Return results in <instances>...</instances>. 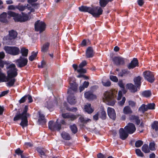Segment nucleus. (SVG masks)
I'll use <instances>...</instances> for the list:
<instances>
[{
	"label": "nucleus",
	"mask_w": 158,
	"mask_h": 158,
	"mask_svg": "<svg viewBox=\"0 0 158 158\" xmlns=\"http://www.w3.org/2000/svg\"><path fill=\"white\" fill-rule=\"evenodd\" d=\"M8 77L2 72L0 68V82H8L6 83L7 86H12L16 81L14 77L17 75L18 69L16 68L15 64H11L7 67Z\"/></svg>",
	"instance_id": "nucleus-1"
},
{
	"label": "nucleus",
	"mask_w": 158,
	"mask_h": 158,
	"mask_svg": "<svg viewBox=\"0 0 158 158\" xmlns=\"http://www.w3.org/2000/svg\"><path fill=\"white\" fill-rule=\"evenodd\" d=\"M80 11L87 12L91 14L94 17H98L102 15L103 10L101 7L95 6L93 7L82 6L79 7Z\"/></svg>",
	"instance_id": "nucleus-2"
},
{
	"label": "nucleus",
	"mask_w": 158,
	"mask_h": 158,
	"mask_svg": "<svg viewBox=\"0 0 158 158\" xmlns=\"http://www.w3.org/2000/svg\"><path fill=\"white\" fill-rule=\"evenodd\" d=\"M27 110L28 107L27 106H25L23 112L21 114L17 113L14 118V121H16L20 119L21 120L20 125L23 128L28 125V121L27 116Z\"/></svg>",
	"instance_id": "nucleus-3"
},
{
	"label": "nucleus",
	"mask_w": 158,
	"mask_h": 158,
	"mask_svg": "<svg viewBox=\"0 0 158 158\" xmlns=\"http://www.w3.org/2000/svg\"><path fill=\"white\" fill-rule=\"evenodd\" d=\"M9 35L4 36L3 38V42L7 45H12L14 40L17 35V32L14 30L9 31Z\"/></svg>",
	"instance_id": "nucleus-4"
},
{
	"label": "nucleus",
	"mask_w": 158,
	"mask_h": 158,
	"mask_svg": "<svg viewBox=\"0 0 158 158\" xmlns=\"http://www.w3.org/2000/svg\"><path fill=\"white\" fill-rule=\"evenodd\" d=\"M7 14L10 16L14 17V19L16 22H25L29 19L27 14H23L22 13L23 15H21L10 11L8 12Z\"/></svg>",
	"instance_id": "nucleus-5"
},
{
	"label": "nucleus",
	"mask_w": 158,
	"mask_h": 158,
	"mask_svg": "<svg viewBox=\"0 0 158 158\" xmlns=\"http://www.w3.org/2000/svg\"><path fill=\"white\" fill-rule=\"evenodd\" d=\"M103 99L104 101L108 105L113 106L115 104L114 97L111 91L105 92L104 94Z\"/></svg>",
	"instance_id": "nucleus-6"
},
{
	"label": "nucleus",
	"mask_w": 158,
	"mask_h": 158,
	"mask_svg": "<svg viewBox=\"0 0 158 158\" xmlns=\"http://www.w3.org/2000/svg\"><path fill=\"white\" fill-rule=\"evenodd\" d=\"M4 49L6 53L14 56L18 55L20 52L19 49L16 47L6 46L4 47Z\"/></svg>",
	"instance_id": "nucleus-7"
},
{
	"label": "nucleus",
	"mask_w": 158,
	"mask_h": 158,
	"mask_svg": "<svg viewBox=\"0 0 158 158\" xmlns=\"http://www.w3.org/2000/svg\"><path fill=\"white\" fill-rule=\"evenodd\" d=\"M48 127L52 131H59L61 128V125L58 123V120L56 122L50 121L48 123Z\"/></svg>",
	"instance_id": "nucleus-8"
},
{
	"label": "nucleus",
	"mask_w": 158,
	"mask_h": 158,
	"mask_svg": "<svg viewBox=\"0 0 158 158\" xmlns=\"http://www.w3.org/2000/svg\"><path fill=\"white\" fill-rule=\"evenodd\" d=\"M15 62L18 67L22 68L27 64L28 60L27 58L20 56L19 59L15 60Z\"/></svg>",
	"instance_id": "nucleus-9"
},
{
	"label": "nucleus",
	"mask_w": 158,
	"mask_h": 158,
	"mask_svg": "<svg viewBox=\"0 0 158 158\" xmlns=\"http://www.w3.org/2000/svg\"><path fill=\"white\" fill-rule=\"evenodd\" d=\"M35 31L41 32L45 30V24L43 22L38 20L35 22Z\"/></svg>",
	"instance_id": "nucleus-10"
},
{
	"label": "nucleus",
	"mask_w": 158,
	"mask_h": 158,
	"mask_svg": "<svg viewBox=\"0 0 158 158\" xmlns=\"http://www.w3.org/2000/svg\"><path fill=\"white\" fill-rule=\"evenodd\" d=\"M143 75L144 78L149 82L152 83L154 81V76L151 72L145 71L143 72Z\"/></svg>",
	"instance_id": "nucleus-11"
},
{
	"label": "nucleus",
	"mask_w": 158,
	"mask_h": 158,
	"mask_svg": "<svg viewBox=\"0 0 158 158\" xmlns=\"http://www.w3.org/2000/svg\"><path fill=\"white\" fill-rule=\"evenodd\" d=\"M125 130L128 133L131 134L133 133L136 130L135 125L132 123H129L127 125L124 127Z\"/></svg>",
	"instance_id": "nucleus-12"
},
{
	"label": "nucleus",
	"mask_w": 158,
	"mask_h": 158,
	"mask_svg": "<svg viewBox=\"0 0 158 158\" xmlns=\"http://www.w3.org/2000/svg\"><path fill=\"white\" fill-rule=\"evenodd\" d=\"M107 112L108 115L109 117L112 119L114 120L116 117L115 110L113 108L108 107L107 108Z\"/></svg>",
	"instance_id": "nucleus-13"
},
{
	"label": "nucleus",
	"mask_w": 158,
	"mask_h": 158,
	"mask_svg": "<svg viewBox=\"0 0 158 158\" xmlns=\"http://www.w3.org/2000/svg\"><path fill=\"white\" fill-rule=\"evenodd\" d=\"M28 5H27V6H24L23 5H17V9H18L20 11H22L23 10L27 9L29 10L30 11L28 12V14H30L31 12L34 11L35 10L33 8H32L28 6Z\"/></svg>",
	"instance_id": "nucleus-14"
},
{
	"label": "nucleus",
	"mask_w": 158,
	"mask_h": 158,
	"mask_svg": "<svg viewBox=\"0 0 158 158\" xmlns=\"http://www.w3.org/2000/svg\"><path fill=\"white\" fill-rule=\"evenodd\" d=\"M113 60L117 65H123L124 63V59L121 57H114L113 58Z\"/></svg>",
	"instance_id": "nucleus-15"
},
{
	"label": "nucleus",
	"mask_w": 158,
	"mask_h": 158,
	"mask_svg": "<svg viewBox=\"0 0 158 158\" xmlns=\"http://www.w3.org/2000/svg\"><path fill=\"white\" fill-rule=\"evenodd\" d=\"M120 138L122 140H125L128 136V133L123 128H121L119 130Z\"/></svg>",
	"instance_id": "nucleus-16"
},
{
	"label": "nucleus",
	"mask_w": 158,
	"mask_h": 158,
	"mask_svg": "<svg viewBox=\"0 0 158 158\" xmlns=\"http://www.w3.org/2000/svg\"><path fill=\"white\" fill-rule=\"evenodd\" d=\"M138 66V62L136 58H134L127 65V68L129 69H133L135 67Z\"/></svg>",
	"instance_id": "nucleus-17"
},
{
	"label": "nucleus",
	"mask_w": 158,
	"mask_h": 158,
	"mask_svg": "<svg viewBox=\"0 0 158 158\" xmlns=\"http://www.w3.org/2000/svg\"><path fill=\"white\" fill-rule=\"evenodd\" d=\"M87 64L86 61L84 60L79 64L78 66V68L77 69V72L80 73H85L86 70L85 69L83 68V67L86 65Z\"/></svg>",
	"instance_id": "nucleus-18"
},
{
	"label": "nucleus",
	"mask_w": 158,
	"mask_h": 158,
	"mask_svg": "<svg viewBox=\"0 0 158 158\" xmlns=\"http://www.w3.org/2000/svg\"><path fill=\"white\" fill-rule=\"evenodd\" d=\"M84 110L88 113L90 114L94 112V109L91 106L90 104L87 103L85 106Z\"/></svg>",
	"instance_id": "nucleus-19"
},
{
	"label": "nucleus",
	"mask_w": 158,
	"mask_h": 158,
	"mask_svg": "<svg viewBox=\"0 0 158 158\" xmlns=\"http://www.w3.org/2000/svg\"><path fill=\"white\" fill-rule=\"evenodd\" d=\"M39 118L38 120V122L40 124H44L46 122V119H45L44 116L42 114L40 111L39 112Z\"/></svg>",
	"instance_id": "nucleus-20"
},
{
	"label": "nucleus",
	"mask_w": 158,
	"mask_h": 158,
	"mask_svg": "<svg viewBox=\"0 0 158 158\" xmlns=\"http://www.w3.org/2000/svg\"><path fill=\"white\" fill-rule=\"evenodd\" d=\"M85 97L89 100H92L96 98V96L93 94L91 92H87L85 93Z\"/></svg>",
	"instance_id": "nucleus-21"
},
{
	"label": "nucleus",
	"mask_w": 158,
	"mask_h": 158,
	"mask_svg": "<svg viewBox=\"0 0 158 158\" xmlns=\"http://www.w3.org/2000/svg\"><path fill=\"white\" fill-rule=\"evenodd\" d=\"M37 151L41 155V157L44 158L46 156L47 151L44 150L43 148L40 147H38L37 148Z\"/></svg>",
	"instance_id": "nucleus-22"
},
{
	"label": "nucleus",
	"mask_w": 158,
	"mask_h": 158,
	"mask_svg": "<svg viewBox=\"0 0 158 158\" xmlns=\"http://www.w3.org/2000/svg\"><path fill=\"white\" fill-rule=\"evenodd\" d=\"M62 116L64 118H69L71 120H74L77 118V116L70 113L63 114Z\"/></svg>",
	"instance_id": "nucleus-23"
},
{
	"label": "nucleus",
	"mask_w": 158,
	"mask_h": 158,
	"mask_svg": "<svg viewBox=\"0 0 158 158\" xmlns=\"http://www.w3.org/2000/svg\"><path fill=\"white\" fill-rule=\"evenodd\" d=\"M86 56L87 58L92 57L94 55L93 48L91 47H89L86 52Z\"/></svg>",
	"instance_id": "nucleus-24"
},
{
	"label": "nucleus",
	"mask_w": 158,
	"mask_h": 158,
	"mask_svg": "<svg viewBox=\"0 0 158 158\" xmlns=\"http://www.w3.org/2000/svg\"><path fill=\"white\" fill-rule=\"evenodd\" d=\"M0 22L3 23H6L8 22L6 13L3 12L0 15Z\"/></svg>",
	"instance_id": "nucleus-25"
},
{
	"label": "nucleus",
	"mask_w": 158,
	"mask_h": 158,
	"mask_svg": "<svg viewBox=\"0 0 158 158\" xmlns=\"http://www.w3.org/2000/svg\"><path fill=\"white\" fill-rule=\"evenodd\" d=\"M141 79L142 77L140 76H139L134 78V79L135 85L138 88L139 87H140L141 85Z\"/></svg>",
	"instance_id": "nucleus-26"
},
{
	"label": "nucleus",
	"mask_w": 158,
	"mask_h": 158,
	"mask_svg": "<svg viewBox=\"0 0 158 158\" xmlns=\"http://www.w3.org/2000/svg\"><path fill=\"white\" fill-rule=\"evenodd\" d=\"M123 113L125 114H130L132 113L133 111L131 108L129 106L124 107L123 110Z\"/></svg>",
	"instance_id": "nucleus-27"
},
{
	"label": "nucleus",
	"mask_w": 158,
	"mask_h": 158,
	"mask_svg": "<svg viewBox=\"0 0 158 158\" xmlns=\"http://www.w3.org/2000/svg\"><path fill=\"white\" fill-rule=\"evenodd\" d=\"M126 86L127 88L129 89L132 92L134 93L137 90V89L136 87L132 84H127Z\"/></svg>",
	"instance_id": "nucleus-28"
},
{
	"label": "nucleus",
	"mask_w": 158,
	"mask_h": 158,
	"mask_svg": "<svg viewBox=\"0 0 158 158\" xmlns=\"http://www.w3.org/2000/svg\"><path fill=\"white\" fill-rule=\"evenodd\" d=\"M129 119L131 120L135 121L138 125L140 123V120L138 116L130 114L129 116Z\"/></svg>",
	"instance_id": "nucleus-29"
},
{
	"label": "nucleus",
	"mask_w": 158,
	"mask_h": 158,
	"mask_svg": "<svg viewBox=\"0 0 158 158\" xmlns=\"http://www.w3.org/2000/svg\"><path fill=\"white\" fill-rule=\"evenodd\" d=\"M72 79L73 82H70V89L74 91H76L77 90V86L75 82H74V79L72 78H70L69 80Z\"/></svg>",
	"instance_id": "nucleus-30"
},
{
	"label": "nucleus",
	"mask_w": 158,
	"mask_h": 158,
	"mask_svg": "<svg viewBox=\"0 0 158 158\" xmlns=\"http://www.w3.org/2000/svg\"><path fill=\"white\" fill-rule=\"evenodd\" d=\"M67 100L71 104H74L76 102L75 98L73 95H70L68 97Z\"/></svg>",
	"instance_id": "nucleus-31"
},
{
	"label": "nucleus",
	"mask_w": 158,
	"mask_h": 158,
	"mask_svg": "<svg viewBox=\"0 0 158 158\" xmlns=\"http://www.w3.org/2000/svg\"><path fill=\"white\" fill-rule=\"evenodd\" d=\"M61 135L63 139L65 140H69L71 139L69 133L64 131L61 134Z\"/></svg>",
	"instance_id": "nucleus-32"
},
{
	"label": "nucleus",
	"mask_w": 158,
	"mask_h": 158,
	"mask_svg": "<svg viewBox=\"0 0 158 158\" xmlns=\"http://www.w3.org/2000/svg\"><path fill=\"white\" fill-rule=\"evenodd\" d=\"M99 117L102 119H105L106 117V114L105 111L102 109L98 113Z\"/></svg>",
	"instance_id": "nucleus-33"
},
{
	"label": "nucleus",
	"mask_w": 158,
	"mask_h": 158,
	"mask_svg": "<svg viewBox=\"0 0 158 158\" xmlns=\"http://www.w3.org/2000/svg\"><path fill=\"white\" fill-rule=\"evenodd\" d=\"M148 110V108L147 105L144 104H143L139 108V111L142 112L143 113H144Z\"/></svg>",
	"instance_id": "nucleus-34"
},
{
	"label": "nucleus",
	"mask_w": 158,
	"mask_h": 158,
	"mask_svg": "<svg viewBox=\"0 0 158 158\" xmlns=\"http://www.w3.org/2000/svg\"><path fill=\"white\" fill-rule=\"evenodd\" d=\"M5 53L3 52H0V66L3 68L4 66V63L2 59L5 57Z\"/></svg>",
	"instance_id": "nucleus-35"
},
{
	"label": "nucleus",
	"mask_w": 158,
	"mask_h": 158,
	"mask_svg": "<svg viewBox=\"0 0 158 158\" xmlns=\"http://www.w3.org/2000/svg\"><path fill=\"white\" fill-rule=\"evenodd\" d=\"M21 53L23 56L26 57L27 56L28 50L25 48H23L21 49Z\"/></svg>",
	"instance_id": "nucleus-36"
},
{
	"label": "nucleus",
	"mask_w": 158,
	"mask_h": 158,
	"mask_svg": "<svg viewBox=\"0 0 158 158\" xmlns=\"http://www.w3.org/2000/svg\"><path fill=\"white\" fill-rule=\"evenodd\" d=\"M142 95L145 97H148L151 95V92L150 90H145L142 93Z\"/></svg>",
	"instance_id": "nucleus-37"
},
{
	"label": "nucleus",
	"mask_w": 158,
	"mask_h": 158,
	"mask_svg": "<svg viewBox=\"0 0 158 158\" xmlns=\"http://www.w3.org/2000/svg\"><path fill=\"white\" fill-rule=\"evenodd\" d=\"M49 44L48 43H46L41 48V51L42 52H46L48 50Z\"/></svg>",
	"instance_id": "nucleus-38"
},
{
	"label": "nucleus",
	"mask_w": 158,
	"mask_h": 158,
	"mask_svg": "<svg viewBox=\"0 0 158 158\" xmlns=\"http://www.w3.org/2000/svg\"><path fill=\"white\" fill-rule=\"evenodd\" d=\"M38 52H33L32 53L31 55L30 56L29 58V60L31 61H32L35 59V58L37 56Z\"/></svg>",
	"instance_id": "nucleus-39"
},
{
	"label": "nucleus",
	"mask_w": 158,
	"mask_h": 158,
	"mask_svg": "<svg viewBox=\"0 0 158 158\" xmlns=\"http://www.w3.org/2000/svg\"><path fill=\"white\" fill-rule=\"evenodd\" d=\"M142 150L145 153H148L150 151L148 148V145L146 144L143 145L142 147Z\"/></svg>",
	"instance_id": "nucleus-40"
},
{
	"label": "nucleus",
	"mask_w": 158,
	"mask_h": 158,
	"mask_svg": "<svg viewBox=\"0 0 158 158\" xmlns=\"http://www.w3.org/2000/svg\"><path fill=\"white\" fill-rule=\"evenodd\" d=\"M44 106L48 109L51 108L53 106V103L51 101H47L44 104Z\"/></svg>",
	"instance_id": "nucleus-41"
},
{
	"label": "nucleus",
	"mask_w": 158,
	"mask_h": 158,
	"mask_svg": "<svg viewBox=\"0 0 158 158\" xmlns=\"http://www.w3.org/2000/svg\"><path fill=\"white\" fill-rule=\"evenodd\" d=\"M70 128L73 133L74 134L76 133L77 131V127L75 124L70 126Z\"/></svg>",
	"instance_id": "nucleus-42"
},
{
	"label": "nucleus",
	"mask_w": 158,
	"mask_h": 158,
	"mask_svg": "<svg viewBox=\"0 0 158 158\" xmlns=\"http://www.w3.org/2000/svg\"><path fill=\"white\" fill-rule=\"evenodd\" d=\"M152 129H155L156 131L158 130V122L157 121H154L153 123L152 124Z\"/></svg>",
	"instance_id": "nucleus-43"
},
{
	"label": "nucleus",
	"mask_w": 158,
	"mask_h": 158,
	"mask_svg": "<svg viewBox=\"0 0 158 158\" xmlns=\"http://www.w3.org/2000/svg\"><path fill=\"white\" fill-rule=\"evenodd\" d=\"M99 3L100 6L102 7H105L108 3L106 0H100Z\"/></svg>",
	"instance_id": "nucleus-44"
},
{
	"label": "nucleus",
	"mask_w": 158,
	"mask_h": 158,
	"mask_svg": "<svg viewBox=\"0 0 158 158\" xmlns=\"http://www.w3.org/2000/svg\"><path fill=\"white\" fill-rule=\"evenodd\" d=\"M155 105L154 103H149L147 105L148 110H153L155 109Z\"/></svg>",
	"instance_id": "nucleus-45"
},
{
	"label": "nucleus",
	"mask_w": 158,
	"mask_h": 158,
	"mask_svg": "<svg viewBox=\"0 0 158 158\" xmlns=\"http://www.w3.org/2000/svg\"><path fill=\"white\" fill-rule=\"evenodd\" d=\"M155 144L154 142H151L149 144V148L151 151L155 150Z\"/></svg>",
	"instance_id": "nucleus-46"
},
{
	"label": "nucleus",
	"mask_w": 158,
	"mask_h": 158,
	"mask_svg": "<svg viewBox=\"0 0 158 158\" xmlns=\"http://www.w3.org/2000/svg\"><path fill=\"white\" fill-rule=\"evenodd\" d=\"M143 142L142 141L139 140L136 141L135 143V146L136 147L138 148L140 147L143 144Z\"/></svg>",
	"instance_id": "nucleus-47"
},
{
	"label": "nucleus",
	"mask_w": 158,
	"mask_h": 158,
	"mask_svg": "<svg viewBox=\"0 0 158 158\" xmlns=\"http://www.w3.org/2000/svg\"><path fill=\"white\" fill-rule=\"evenodd\" d=\"M128 71L126 69H123L118 73V75L123 77L125 74L127 73Z\"/></svg>",
	"instance_id": "nucleus-48"
},
{
	"label": "nucleus",
	"mask_w": 158,
	"mask_h": 158,
	"mask_svg": "<svg viewBox=\"0 0 158 158\" xmlns=\"http://www.w3.org/2000/svg\"><path fill=\"white\" fill-rule=\"evenodd\" d=\"M135 152L136 154L139 156H143V154L141 152V150L138 149L135 150Z\"/></svg>",
	"instance_id": "nucleus-49"
},
{
	"label": "nucleus",
	"mask_w": 158,
	"mask_h": 158,
	"mask_svg": "<svg viewBox=\"0 0 158 158\" xmlns=\"http://www.w3.org/2000/svg\"><path fill=\"white\" fill-rule=\"evenodd\" d=\"M110 78L111 81L114 82H117L118 81V79L116 76L111 75L110 76Z\"/></svg>",
	"instance_id": "nucleus-50"
},
{
	"label": "nucleus",
	"mask_w": 158,
	"mask_h": 158,
	"mask_svg": "<svg viewBox=\"0 0 158 158\" xmlns=\"http://www.w3.org/2000/svg\"><path fill=\"white\" fill-rule=\"evenodd\" d=\"M128 104L131 107H134L135 106L136 103L134 101L130 100L128 101Z\"/></svg>",
	"instance_id": "nucleus-51"
},
{
	"label": "nucleus",
	"mask_w": 158,
	"mask_h": 158,
	"mask_svg": "<svg viewBox=\"0 0 158 158\" xmlns=\"http://www.w3.org/2000/svg\"><path fill=\"white\" fill-rule=\"evenodd\" d=\"M103 85L105 86H109L111 84L110 82L109 81H102Z\"/></svg>",
	"instance_id": "nucleus-52"
},
{
	"label": "nucleus",
	"mask_w": 158,
	"mask_h": 158,
	"mask_svg": "<svg viewBox=\"0 0 158 158\" xmlns=\"http://www.w3.org/2000/svg\"><path fill=\"white\" fill-rule=\"evenodd\" d=\"M17 9V6H15L13 5H10L8 6V9L11 10H15Z\"/></svg>",
	"instance_id": "nucleus-53"
},
{
	"label": "nucleus",
	"mask_w": 158,
	"mask_h": 158,
	"mask_svg": "<svg viewBox=\"0 0 158 158\" xmlns=\"http://www.w3.org/2000/svg\"><path fill=\"white\" fill-rule=\"evenodd\" d=\"M23 151L20 150V148H18L15 151V153L18 155H21L23 153Z\"/></svg>",
	"instance_id": "nucleus-54"
},
{
	"label": "nucleus",
	"mask_w": 158,
	"mask_h": 158,
	"mask_svg": "<svg viewBox=\"0 0 158 158\" xmlns=\"http://www.w3.org/2000/svg\"><path fill=\"white\" fill-rule=\"evenodd\" d=\"M45 63L44 61H42L40 64L38 65L39 68H43L45 66Z\"/></svg>",
	"instance_id": "nucleus-55"
},
{
	"label": "nucleus",
	"mask_w": 158,
	"mask_h": 158,
	"mask_svg": "<svg viewBox=\"0 0 158 158\" xmlns=\"http://www.w3.org/2000/svg\"><path fill=\"white\" fill-rule=\"evenodd\" d=\"M26 99L27 98H28L29 100V102L30 103L31 102L33 101V100L32 99V98L31 96L30 95H26Z\"/></svg>",
	"instance_id": "nucleus-56"
},
{
	"label": "nucleus",
	"mask_w": 158,
	"mask_h": 158,
	"mask_svg": "<svg viewBox=\"0 0 158 158\" xmlns=\"http://www.w3.org/2000/svg\"><path fill=\"white\" fill-rule=\"evenodd\" d=\"M26 99V96H25L22 97L19 101L20 103H23L25 102Z\"/></svg>",
	"instance_id": "nucleus-57"
},
{
	"label": "nucleus",
	"mask_w": 158,
	"mask_h": 158,
	"mask_svg": "<svg viewBox=\"0 0 158 158\" xmlns=\"http://www.w3.org/2000/svg\"><path fill=\"white\" fill-rule=\"evenodd\" d=\"M67 110L69 111L73 112H76L77 110V108L75 107H72L71 108H67Z\"/></svg>",
	"instance_id": "nucleus-58"
},
{
	"label": "nucleus",
	"mask_w": 158,
	"mask_h": 158,
	"mask_svg": "<svg viewBox=\"0 0 158 158\" xmlns=\"http://www.w3.org/2000/svg\"><path fill=\"white\" fill-rule=\"evenodd\" d=\"M125 100H126V98H125V97H124L123 98L122 101H120L118 102V103L120 105H123V104L124 103Z\"/></svg>",
	"instance_id": "nucleus-59"
},
{
	"label": "nucleus",
	"mask_w": 158,
	"mask_h": 158,
	"mask_svg": "<svg viewBox=\"0 0 158 158\" xmlns=\"http://www.w3.org/2000/svg\"><path fill=\"white\" fill-rule=\"evenodd\" d=\"M122 97V92L121 91H119L118 93V100H120L121 99Z\"/></svg>",
	"instance_id": "nucleus-60"
},
{
	"label": "nucleus",
	"mask_w": 158,
	"mask_h": 158,
	"mask_svg": "<svg viewBox=\"0 0 158 158\" xmlns=\"http://www.w3.org/2000/svg\"><path fill=\"white\" fill-rule=\"evenodd\" d=\"M138 4L140 6H142L144 3V2L143 0H138L137 1Z\"/></svg>",
	"instance_id": "nucleus-61"
},
{
	"label": "nucleus",
	"mask_w": 158,
	"mask_h": 158,
	"mask_svg": "<svg viewBox=\"0 0 158 158\" xmlns=\"http://www.w3.org/2000/svg\"><path fill=\"white\" fill-rule=\"evenodd\" d=\"M8 93V91H4L1 93V94H0V97L3 96L5 95L6 94Z\"/></svg>",
	"instance_id": "nucleus-62"
},
{
	"label": "nucleus",
	"mask_w": 158,
	"mask_h": 158,
	"mask_svg": "<svg viewBox=\"0 0 158 158\" xmlns=\"http://www.w3.org/2000/svg\"><path fill=\"white\" fill-rule=\"evenodd\" d=\"M89 83L88 82L85 81L84 82L83 85L85 87V88H86L89 86Z\"/></svg>",
	"instance_id": "nucleus-63"
},
{
	"label": "nucleus",
	"mask_w": 158,
	"mask_h": 158,
	"mask_svg": "<svg viewBox=\"0 0 158 158\" xmlns=\"http://www.w3.org/2000/svg\"><path fill=\"white\" fill-rule=\"evenodd\" d=\"M98 158H105V157L104 155H103L101 153H99L97 156Z\"/></svg>",
	"instance_id": "nucleus-64"
}]
</instances>
